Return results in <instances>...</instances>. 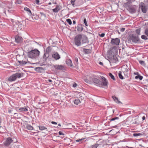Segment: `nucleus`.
<instances>
[{"label": "nucleus", "instance_id": "nucleus-1", "mask_svg": "<svg viewBox=\"0 0 148 148\" xmlns=\"http://www.w3.org/2000/svg\"><path fill=\"white\" fill-rule=\"evenodd\" d=\"M85 43L87 42L88 38L86 36L84 35L79 34L76 36L75 38V43L77 46H80L81 43Z\"/></svg>", "mask_w": 148, "mask_h": 148}, {"label": "nucleus", "instance_id": "nucleus-2", "mask_svg": "<svg viewBox=\"0 0 148 148\" xmlns=\"http://www.w3.org/2000/svg\"><path fill=\"white\" fill-rule=\"evenodd\" d=\"M101 78L102 79V82L95 78H93L92 81L95 84L99 85V86H107L108 82L106 78L102 76H101Z\"/></svg>", "mask_w": 148, "mask_h": 148}, {"label": "nucleus", "instance_id": "nucleus-3", "mask_svg": "<svg viewBox=\"0 0 148 148\" xmlns=\"http://www.w3.org/2000/svg\"><path fill=\"white\" fill-rule=\"evenodd\" d=\"M40 52L37 49L32 50L27 53L28 56L32 59H35L39 56Z\"/></svg>", "mask_w": 148, "mask_h": 148}, {"label": "nucleus", "instance_id": "nucleus-4", "mask_svg": "<svg viewBox=\"0 0 148 148\" xmlns=\"http://www.w3.org/2000/svg\"><path fill=\"white\" fill-rule=\"evenodd\" d=\"M127 39L129 41L132 42L135 44L139 43L140 42L139 36L134 34L129 35Z\"/></svg>", "mask_w": 148, "mask_h": 148}, {"label": "nucleus", "instance_id": "nucleus-5", "mask_svg": "<svg viewBox=\"0 0 148 148\" xmlns=\"http://www.w3.org/2000/svg\"><path fill=\"white\" fill-rule=\"evenodd\" d=\"M22 77V74L19 73H17L13 74L10 77L8 80L10 82H12L15 81L17 78H20Z\"/></svg>", "mask_w": 148, "mask_h": 148}, {"label": "nucleus", "instance_id": "nucleus-6", "mask_svg": "<svg viewBox=\"0 0 148 148\" xmlns=\"http://www.w3.org/2000/svg\"><path fill=\"white\" fill-rule=\"evenodd\" d=\"M107 57L109 59L110 63H116L118 61V59L116 56L112 54H108Z\"/></svg>", "mask_w": 148, "mask_h": 148}, {"label": "nucleus", "instance_id": "nucleus-7", "mask_svg": "<svg viewBox=\"0 0 148 148\" xmlns=\"http://www.w3.org/2000/svg\"><path fill=\"white\" fill-rule=\"evenodd\" d=\"M140 9L143 13H146L148 9V6L146 5L143 2H141L140 4Z\"/></svg>", "mask_w": 148, "mask_h": 148}, {"label": "nucleus", "instance_id": "nucleus-8", "mask_svg": "<svg viewBox=\"0 0 148 148\" xmlns=\"http://www.w3.org/2000/svg\"><path fill=\"white\" fill-rule=\"evenodd\" d=\"M120 40L118 38H112L111 41L110 43L113 45H119Z\"/></svg>", "mask_w": 148, "mask_h": 148}, {"label": "nucleus", "instance_id": "nucleus-9", "mask_svg": "<svg viewBox=\"0 0 148 148\" xmlns=\"http://www.w3.org/2000/svg\"><path fill=\"white\" fill-rule=\"evenodd\" d=\"M13 140L11 138L8 137L4 141V144L5 146H8L11 144L13 142Z\"/></svg>", "mask_w": 148, "mask_h": 148}, {"label": "nucleus", "instance_id": "nucleus-10", "mask_svg": "<svg viewBox=\"0 0 148 148\" xmlns=\"http://www.w3.org/2000/svg\"><path fill=\"white\" fill-rule=\"evenodd\" d=\"M56 69L62 70L64 69V66L62 65H55L54 66Z\"/></svg>", "mask_w": 148, "mask_h": 148}, {"label": "nucleus", "instance_id": "nucleus-11", "mask_svg": "<svg viewBox=\"0 0 148 148\" xmlns=\"http://www.w3.org/2000/svg\"><path fill=\"white\" fill-rule=\"evenodd\" d=\"M52 57L56 60L59 59L60 58V56L57 52L53 53L52 55Z\"/></svg>", "mask_w": 148, "mask_h": 148}, {"label": "nucleus", "instance_id": "nucleus-12", "mask_svg": "<svg viewBox=\"0 0 148 148\" xmlns=\"http://www.w3.org/2000/svg\"><path fill=\"white\" fill-rule=\"evenodd\" d=\"M76 29L78 32H80L83 30V26L81 24H79L76 27Z\"/></svg>", "mask_w": 148, "mask_h": 148}, {"label": "nucleus", "instance_id": "nucleus-13", "mask_svg": "<svg viewBox=\"0 0 148 148\" xmlns=\"http://www.w3.org/2000/svg\"><path fill=\"white\" fill-rule=\"evenodd\" d=\"M22 39H23L21 37H20L18 36L17 35L15 36V41L16 42L18 43L21 42L22 41Z\"/></svg>", "mask_w": 148, "mask_h": 148}, {"label": "nucleus", "instance_id": "nucleus-14", "mask_svg": "<svg viewBox=\"0 0 148 148\" xmlns=\"http://www.w3.org/2000/svg\"><path fill=\"white\" fill-rule=\"evenodd\" d=\"M34 70L40 73H42L44 71V69L42 67H37L35 68L34 69Z\"/></svg>", "mask_w": 148, "mask_h": 148}, {"label": "nucleus", "instance_id": "nucleus-15", "mask_svg": "<svg viewBox=\"0 0 148 148\" xmlns=\"http://www.w3.org/2000/svg\"><path fill=\"white\" fill-rule=\"evenodd\" d=\"M24 10L27 12L29 15L30 16H32V14L31 11L28 8L25 7L24 8Z\"/></svg>", "mask_w": 148, "mask_h": 148}, {"label": "nucleus", "instance_id": "nucleus-16", "mask_svg": "<svg viewBox=\"0 0 148 148\" xmlns=\"http://www.w3.org/2000/svg\"><path fill=\"white\" fill-rule=\"evenodd\" d=\"M27 61L28 63H29V62L28 61ZM18 62L19 63L20 65L22 66L24 65L27 63V61H24L23 60L22 61L19 60L18 61Z\"/></svg>", "mask_w": 148, "mask_h": 148}, {"label": "nucleus", "instance_id": "nucleus-17", "mask_svg": "<svg viewBox=\"0 0 148 148\" xmlns=\"http://www.w3.org/2000/svg\"><path fill=\"white\" fill-rule=\"evenodd\" d=\"M66 64L69 66H72L73 65L72 61L70 59H68L66 61Z\"/></svg>", "mask_w": 148, "mask_h": 148}, {"label": "nucleus", "instance_id": "nucleus-18", "mask_svg": "<svg viewBox=\"0 0 148 148\" xmlns=\"http://www.w3.org/2000/svg\"><path fill=\"white\" fill-rule=\"evenodd\" d=\"M129 11L131 13H134L136 11L135 8L132 7H129Z\"/></svg>", "mask_w": 148, "mask_h": 148}, {"label": "nucleus", "instance_id": "nucleus-19", "mask_svg": "<svg viewBox=\"0 0 148 148\" xmlns=\"http://www.w3.org/2000/svg\"><path fill=\"white\" fill-rule=\"evenodd\" d=\"M60 10V9L59 8L58 5H57L56 6L55 8L52 9V10L54 12L56 13L58 12Z\"/></svg>", "mask_w": 148, "mask_h": 148}, {"label": "nucleus", "instance_id": "nucleus-20", "mask_svg": "<svg viewBox=\"0 0 148 148\" xmlns=\"http://www.w3.org/2000/svg\"><path fill=\"white\" fill-rule=\"evenodd\" d=\"M51 47H48L46 49L45 52L49 54V53L51 51Z\"/></svg>", "mask_w": 148, "mask_h": 148}, {"label": "nucleus", "instance_id": "nucleus-21", "mask_svg": "<svg viewBox=\"0 0 148 148\" xmlns=\"http://www.w3.org/2000/svg\"><path fill=\"white\" fill-rule=\"evenodd\" d=\"M112 98H113V99L114 100V101L117 103H121V101H119L118 99V98L116 97L115 96H113L112 97Z\"/></svg>", "mask_w": 148, "mask_h": 148}, {"label": "nucleus", "instance_id": "nucleus-22", "mask_svg": "<svg viewBox=\"0 0 148 148\" xmlns=\"http://www.w3.org/2000/svg\"><path fill=\"white\" fill-rule=\"evenodd\" d=\"M49 56V54H48L46 53H45L43 56V59L44 61H45L46 60L47 58Z\"/></svg>", "mask_w": 148, "mask_h": 148}, {"label": "nucleus", "instance_id": "nucleus-23", "mask_svg": "<svg viewBox=\"0 0 148 148\" xmlns=\"http://www.w3.org/2000/svg\"><path fill=\"white\" fill-rule=\"evenodd\" d=\"M19 110H21V112L26 111L28 110L26 108L24 107L20 108H19Z\"/></svg>", "mask_w": 148, "mask_h": 148}, {"label": "nucleus", "instance_id": "nucleus-24", "mask_svg": "<svg viewBox=\"0 0 148 148\" xmlns=\"http://www.w3.org/2000/svg\"><path fill=\"white\" fill-rule=\"evenodd\" d=\"M118 76L121 79H124L123 77V76L122 74V72L121 71H119L118 73Z\"/></svg>", "mask_w": 148, "mask_h": 148}, {"label": "nucleus", "instance_id": "nucleus-25", "mask_svg": "<svg viewBox=\"0 0 148 148\" xmlns=\"http://www.w3.org/2000/svg\"><path fill=\"white\" fill-rule=\"evenodd\" d=\"M110 77H111V79H112L113 80H115V79L113 75L110 73H108Z\"/></svg>", "mask_w": 148, "mask_h": 148}, {"label": "nucleus", "instance_id": "nucleus-26", "mask_svg": "<svg viewBox=\"0 0 148 148\" xmlns=\"http://www.w3.org/2000/svg\"><path fill=\"white\" fill-rule=\"evenodd\" d=\"M83 51L86 53L88 54L89 53H90V51L89 49H84Z\"/></svg>", "mask_w": 148, "mask_h": 148}, {"label": "nucleus", "instance_id": "nucleus-27", "mask_svg": "<svg viewBox=\"0 0 148 148\" xmlns=\"http://www.w3.org/2000/svg\"><path fill=\"white\" fill-rule=\"evenodd\" d=\"M40 130H47V128L44 127L42 126H39Z\"/></svg>", "mask_w": 148, "mask_h": 148}, {"label": "nucleus", "instance_id": "nucleus-28", "mask_svg": "<svg viewBox=\"0 0 148 148\" xmlns=\"http://www.w3.org/2000/svg\"><path fill=\"white\" fill-rule=\"evenodd\" d=\"M140 29H138L136 30V33L137 34V36H138L139 35H140Z\"/></svg>", "mask_w": 148, "mask_h": 148}, {"label": "nucleus", "instance_id": "nucleus-29", "mask_svg": "<svg viewBox=\"0 0 148 148\" xmlns=\"http://www.w3.org/2000/svg\"><path fill=\"white\" fill-rule=\"evenodd\" d=\"M143 76L140 75H138L135 77V78L136 79H139L140 80H141L143 79Z\"/></svg>", "mask_w": 148, "mask_h": 148}, {"label": "nucleus", "instance_id": "nucleus-30", "mask_svg": "<svg viewBox=\"0 0 148 148\" xmlns=\"http://www.w3.org/2000/svg\"><path fill=\"white\" fill-rule=\"evenodd\" d=\"M141 38L143 39L147 40L148 39L146 36L145 35H143L141 36Z\"/></svg>", "mask_w": 148, "mask_h": 148}, {"label": "nucleus", "instance_id": "nucleus-31", "mask_svg": "<svg viewBox=\"0 0 148 148\" xmlns=\"http://www.w3.org/2000/svg\"><path fill=\"white\" fill-rule=\"evenodd\" d=\"M40 17L42 18H45L46 17V15L45 14L43 13L42 12H40Z\"/></svg>", "mask_w": 148, "mask_h": 148}, {"label": "nucleus", "instance_id": "nucleus-32", "mask_svg": "<svg viewBox=\"0 0 148 148\" xmlns=\"http://www.w3.org/2000/svg\"><path fill=\"white\" fill-rule=\"evenodd\" d=\"M27 128L28 130H32L33 129V127L29 125L27 126Z\"/></svg>", "mask_w": 148, "mask_h": 148}, {"label": "nucleus", "instance_id": "nucleus-33", "mask_svg": "<svg viewBox=\"0 0 148 148\" xmlns=\"http://www.w3.org/2000/svg\"><path fill=\"white\" fill-rule=\"evenodd\" d=\"M80 101V100L78 99H75L74 101V103L75 104L78 105Z\"/></svg>", "mask_w": 148, "mask_h": 148}, {"label": "nucleus", "instance_id": "nucleus-34", "mask_svg": "<svg viewBox=\"0 0 148 148\" xmlns=\"http://www.w3.org/2000/svg\"><path fill=\"white\" fill-rule=\"evenodd\" d=\"M99 145L98 144H95L94 145H92L91 148H97V147Z\"/></svg>", "mask_w": 148, "mask_h": 148}, {"label": "nucleus", "instance_id": "nucleus-35", "mask_svg": "<svg viewBox=\"0 0 148 148\" xmlns=\"http://www.w3.org/2000/svg\"><path fill=\"white\" fill-rule=\"evenodd\" d=\"M119 118L118 117H115L114 118H112L111 119H110V121H115V120H118L119 119Z\"/></svg>", "mask_w": 148, "mask_h": 148}, {"label": "nucleus", "instance_id": "nucleus-36", "mask_svg": "<svg viewBox=\"0 0 148 148\" xmlns=\"http://www.w3.org/2000/svg\"><path fill=\"white\" fill-rule=\"evenodd\" d=\"M66 21L70 25H71L72 24V21L70 19H67Z\"/></svg>", "mask_w": 148, "mask_h": 148}, {"label": "nucleus", "instance_id": "nucleus-37", "mask_svg": "<svg viewBox=\"0 0 148 148\" xmlns=\"http://www.w3.org/2000/svg\"><path fill=\"white\" fill-rule=\"evenodd\" d=\"M139 62L141 65H145V62L143 61L139 60Z\"/></svg>", "mask_w": 148, "mask_h": 148}, {"label": "nucleus", "instance_id": "nucleus-38", "mask_svg": "<svg viewBox=\"0 0 148 148\" xmlns=\"http://www.w3.org/2000/svg\"><path fill=\"white\" fill-rule=\"evenodd\" d=\"M22 2V1L21 0H17L15 3L16 4H21Z\"/></svg>", "mask_w": 148, "mask_h": 148}, {"label": "nucleus", "instance_id": "nucleus-39", "mask_svg": "<svg viewBox=\"0 0 148 148\" xmlns=\"http://www.w3.org/2000/svg\"><path fill=\"white\" fill-rule=\"evenodd\" d=\"M14 114L15 115V117L17 118H20V115L17 114V113H14Z\"/></svg>", "mask_w": 148, "mask_h": 148}, {"label": "nucleus", "instance_id": "nucleus-40", "mask_svg": "<svg viewBox=\"0 0 148 148\" xmlns=\"http://www.w3.org/2000/svg\"><path fill=\"white\" fill-rule=\"evenodd\" d=\"M17 25L18 26H20V27H18V29H17V30H18V29L19 30L21 29V27L22 24L19 23L18 24H17ZM16 25H17V24Z\"/></svg>", "mask_w": 148, "mask_h": 148}, {"label": "nucleus", "instance_id": "nucleus-41", "mask_svg": "<svg viewBox=\"0 0 148 148\" xmlns=\"http://www.w3.org/2000/svg\"><path fill=\"white\" fill-rule=\"evenodd\" d=\"M84 22L85 24V26H87L88 24H87V22L86 21V18H85L84 19Z\"/></svg>", "mask_w": 148, "mask_h": 148}, {"label": "nucleus", "instance_id": "nucleus-42", "mask_svg": "<svg viewBox=\"0 0 148 148\" xmlns=\"http://www.w3.org/2000/svg\"><path fill=\"white\" fill-rule=\"evenodd\" d=\"M141 135H142V134L140 133H134L133 134V136H139Z\"/></svg>", "mask_w": 148, "mask_h": 148}, {"label": "nucleus", "instance_id": "nucleus-43", "mask_svg": "<svg viewBox=\"0 0 148 148\" xmlns=\"http://www.w3.org/2000/svg\"><path fill=\"white\" fill-rule=\"evenodd\" d=\"M13 111L12 109L11 108H8V112L9 113H11Z\"/></svg>", "mask_w": 148, "mask_h": 148}, {"label": "nucleus", "instance_id": "nucleus-44", "mask_svg": "<svg viewBox=\"0 0 148 148\" xmlns=\"http://www.w3.org/2000/svg\"><path fill=\"white\" fill-rule=\"evenodd\" d=\"M84 140V138H82L81 139H79V140H76L75 141L77 142H80L81 141H82V140Z\"/></svg>", "mask_w": 148, "mask_h": 148}, {"label": "nucleus", "instance_id": "nucleus-45", "mask_svg": "<svg viewBox=\"0 0 148 148\" xmlns=\"http://www.w3.org/2000/svg\"><path fill=\"white\" fill-rule=\"evenodd\" d=\"M99 36L100 37H103L105 36V34L104 33H102L101 34H99Z\"/></svg>", "mask_w": 148, "mask_h": 148}, {"label": "nucleus", "instance_id": "nucleus-46", "mask_svg": "<svg viewBox=\"0 0 148 148\" xmlns=\"http://www.w3.org/2000/svg\"><path fill=\"white\" fill-rule=\"evenodd\" d=\"M145 34L148 37V29H146L145 32Z\"/></svg>", "mask_w": 148, "mask_h": 148}, {"label": "nucleus", "instance_id": "nucleus-47", "mask_svg": "<svg viewBox=\"0 0 148 148\" xmlns=\"http://www.w3.org/2000/svg\"><path fill=\"white\" fill-rule=\"evenodd\" d=\"M35 2L36 4H39L40 1L39 0H36L35 1Z\"/></svg>", "mask_w": 148, "mask_h": 148}, {"label": "nucleus", "instance_id": "nucleus-48", "mask_svg": "<svg viewBox=\"0 0 148 148\" xmlns=\"http://www.w3.org/2000/svg\"><path fill=\"white\" fill-rule=\"evenodd\" d=\"M59 134L60 135H64V134L61 131H60L59 132Z\"/></svg>", "mask_w": 148, "mask_h": 148}, {"label": "nucleus", "instance_id": "nucleus-49", "mask_svg": "<svg viewBox=\"0 0 148 148\" xmlns=\"http://www.w3.org/2000/svg\"><path fill=\"white\" fill-rule=\"evenodd\" d=\"M75 0H71V3L73 5H74V3L75 2Z\"/></svg>", "mask_w": 148, "mask_h": 148}, {"label": "nucleus", "instance_id": "nucleus-50", "mask_svg": "<svg viewBox=\"0 0 148 148\" xmlns=\"http://www.w3.org/2000/svg\"><path fill=\"white\" fill-rule=\"evenodd\" d=\"M3 3L1 1H0V8H2Z\"/></svg>", "mask_w": 148, "mask_h": 148}, {"label": "nucleus", "instance_id": "nucleus-51", "mask_svg": "<svg viewBox=\"0 0 148 148\" xmlns=\"http://www.w3.org/2000/svg\"><path fill=\"white\" fill-rule=\"evenodd\" d=\"M77 86V84L74 83L73 85V87H76Z\"/></svg>", "mask_w": 148, "mask_h": 148}, {"label": "nucleus", "instance_id": "nucleus-52", "mask_svg": "<svg viewBox=\"0 0 148 148\" xmlns=\"http://www.w3.org/2000/svg\"><path fill=\"white\" fill-rule=\"evenodd\" d=\"M84 80L85 82L87 83H88L89 82V81L87 79H85Z\"/></svg>", "mask_w": 148, "mask_h": 148}, {"label": "nucleus", "instance_id": "nucleus-53", "mask_svg": "<svg viewBox=\"0 0 148 148\" xmlns=\"http://www.w3.org/2000/svg\"><path fill=\"white\" fill-rule=\"evenodd\" d=\"M125 28H122L121 29L120 31L121 32H123L125 31Z\"/></svg>", "mask_w": 148, "mask_h": 148}, {"label": "nucleus", "instance_id": "nucleus-54", "mask_svg": "<svg viewBox=\"0 0 148 148\" xmlns=\"http://www.w3.org/2000/svg\"><path fill=\"white\" fill-rule=\"evenodd\" d=\"M51 123L52 124H54L55 125L57 124V123L56 122H55L54 121H52L51 122Z\"/></svg>", "mask_w": 148, "mask_h": 148}, {"label": "nucleus", "instance_id": "nucleus-55", "mask_svg": "<svg viewBox=\"0 0 148 148\" xmlns=\"http://www.w3.org/2000/svg\"><path fill=\"white\" fill-rule=\"evenodd\" d=\"M75 60L76 62H77L78 61V59L77 58H75Z\"/></svg>", "mask_w": 148, "mask_h": 148}, {"label": "nucleus", "instance_id": "nucleus-56", "mask_svg": "<svg viewBox=\"0 0 148 148\" xmlns=\"http://www.w3.org/2000/svg\"><path fill=\"white\" fill-rule=\"evenodd\" d=\"M143 120H144L145 119V116H143L142 117Z\"/></svg>", "mask_w": 148, "mask_h": 148}, {"label": "nucleus", "instance_id": "nucleus-57", "mask_svg": "<svg viewBox=\"0 0 148 148\" xmlns=\"http://www.w3.org/2000/svg\"><path fill=\"white\" fill-rule=\"evenodd\" d=\"M52 4H56V3L54 1H52Z\"/></svg>", "mask_w": 148, "mask_h": 148}, {"label": "nucleus", "instance_id": "nucleus-58", "mask_svg": "<svg viewBox=\"0 0 148 148\" xmlns=\"http://www.w3.org/2000/svg\"><path fill=\"white\" fill-rule=\"evenodd\" d=\"M99 64L101 65H103V63L101 62H100Z\"/></svg>", "mask_w": 148, "mask_h": 148}, {"label": "nucleus", "instance_id": "nucleus-59", "mask_svg": "<svg viewBox=\"0 0 148 148\" xmlns=\"http://www.w3.org/2000/svg\"><path fill=\"white\" fill-rule=\"evenodd\" d=\"M73 24L74 25L76 23V22L75 21H73Z\"/></svg>", "mask_w": 148, "mask_h": 148}, {"label": "nucleus", "instance_id": "nucleus-60", "mask_svg": "<svg viewBox=\"0 0 148 148\" xmlns=\"http://www.w3.org/2000/svg\"><path fill=\"white\" fill-rule=\"evenodd\" d=\"M52 4L51 2H49L48 3V4L49 5H50Z\"/></svg>", "mask_w": 148, "mask_h": 148}, {"label": "nucleus", "instance_id": "nucleus-61", "mask_svg": "<svg viewBox=\"0 0 148 148\" xmlns=\"http://www.w3.org/2000/svg\"><path fill=\"white\" fill-rule=\"evenodd\" d=\"M48 81L49 82H52V80L51 79H50L48 80Z\"/></svg>", "mask_w": 148, "mask_h": 148}, {"label": "nucleus", "instance_id": "nucleus-62", "mask_svg": "<svg viewBox=\"0 0 148 148\" xmlns=\"http://www.w3.org/2000/svg\"><path fill=\"white\" fill-rule=\"evenodd\" d=\"M58 126H59L60 127L61 126V125L60 124H58Z\"/></svg>", "mask_w": 148, "mask_h": 148}, {"label": "nucleus", "instance_id": "nucleus-63", "mask_svg": "<svg viewBox=\"0 0 148 148\" xmlns=\"http://www.w3.org/2000/svg\"><path fill=\"white\" fill-rule=\"evenodd\" d=\"M117 127V126L116 125H115L113 127H114V128H115V127Z\"/></svg>", "mask_w": 148, "mask_h": 148}, {"label": "nucleus", "instance_id": "nucleus-64", "mask_svg": "<svg viewBox=\"0 0 148 148\" xmlns=\"http://www.w3.org/2000/svg\"><path fill=\"white\" fill-rule=\"evenodd\" d=\"M1 119L0 118V123H1Z\"/></svg>", "mask_w": 148, "mask_h": 148}]
</instances>
